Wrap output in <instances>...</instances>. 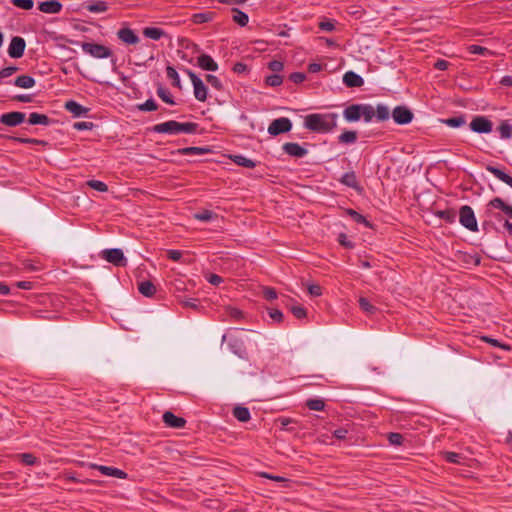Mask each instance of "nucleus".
Here are the masks:
<instances>
[{"instance_id": "nucleus-1", "label": "nucleus", "mask_w": 512, "mask_h": 512, "mask_svg": "<svg viewBox=\"0 0 512 512\" xmlns=\"http://www.w3.org/2000/svg\"><path fill=\"white\" fill-rule=\"evenodd\" d=\"M338 114L312 113L304 117V127L315 133H331L337 128Z\"/></svg>"}, {"instance_id": "nucleus-2", "label": "nucleus", "mask_w": 512, "mask_h": 512, "mask_svg": "<svg viewBox=\"0 0 512 512\" xmlns=\"http://www.w3.org/2000/svg\"><path fill=\"white\" fill-rule=\"evenodd\" d=\"M199 125L194 122L180 123L175 120H169L156 124L152 127V131L160 134L178 135L181 133L194 134L197 132Z\"/></svg>"}, {"instance_id": "nucleus-3", "label": "nucleus", "mask_w": 512, "mask_h": 512, "mask_svg": "<svg viewBox=\"0 0 512 512\" xmlns=\"http://www.w3.org/2000/svg\"><path fill=\"white\" fill-rule=\"evenodd\" d=\"M344 119L349 122H357L363 118L369 123L374 118V107L371 104H350L343 110Z\"/></svg>"}, {"instance_id": "nucleus-4", "label": "nucleus", "mask_w": 512, "mask_h": 512, "mask_svg": "<svg viewBox=\"0 0 512 512\" xmlns=\"http://www.w3.org/2000/svg\"><path fill=\"white\" fill-rule=\"evenodd\" d=\"M83 52L97 59L109 58L112 56V51L105 45L91 42H83L81 44Z\"/></svg>"}, {"instance_id": "nucleus-5", "label": "nucleus", "mask_w": 512, "mask_h": 512, "mask_svg": "<svg viewBox=\"0 0 512 512\" xmlns=\"http://www.w3.org/2000/svg\"><path fill=\"white\" fill-rule=\"evenodd\" d=\"M459 222L466 229L477 232L478 224L473 209L469 205H463L459 210Z\"/></svg>"}, {"instance_id": "nucleus-6", "label": "nucleus", "mask_w": 512, "mask_h": 512, "mask_svg": "<svg viewBox=\"0 0 512 512\" xmlns=\"http://www.w3.org/2000/svg\"><path fill=\"white\" fill-rule=\"evenodd\" d=\"M100 256L116 267H125L128 263L127 258L120 248L104 249L101 251Z\"/></svg>"}, {"instance_id": "nucleus-7", "label": "nucleus", "mask_w": 512, "mask_h": 512, "mask_svg": "<svg viewBox=\"0 0 512 512\" xmlns=\"http://www.w3.org/2000/svg\"><path fill=\"white\" fill-rule=\"evenodd\" d=\"M292 129V122L289 118L280 117L273 120L268 126V133L272 136L287 133Z\"/></svg>"}, {"instance_id": "nucleus-8", "label": "nucleus", "mask_w": 512, "mask_h": 512, "mask_svg": "<svg viewBox=\"0 0 512 512\" xmlns=\"http://www.w3.org/2000/svg\"><path fill=\"white\" fill-rule=\"evenodd\" d=\"M470 129L479 134H488L492 132L493 123L485 116H475L470 122Z\"/></svg>"}, {"instance_id": "nucleus-9", "label": "nucleus", "mask_w": 512, "mask_h": 512, "mask_svg": "<svg viewBox=\"0 0 512 512\" xmlns=\"http://www.w3.org/2000/svg\"><path fill=\"white\" fill-rule=\"evenodd\" d=\"M393 120L398 125L409 124L413 120L412 111L406 106H396L391 113Z\"/></svg>"}, {"instance_id": "nucleus-10", "label": "nucleus", "mask_w": 512, "mask_h": 512, "mask_svg": "<svg viewBox=\"0 0 512 512\" xmlns=\"http://www.w3.org/2000/svg\"><path fill=\"white\" fill-rule=\"evenodd\" d=\"M26 48V42L24 38L20 36H15L11 39V42L8 47V55L11 58H21L24 54Z\"/></svg>"}, {"instance_id": "nucleus-11", "label": "nucleus", "mask_w": 512, "mask_h": 512, "mask_svg": "<svg viewBox=\"0 0 512 512\" xmlns=\"http://www.w3.org/2000/svg\"><path fill=\"white\" fill-rule=\"evenodd\" d=\"M25 120V113L13 111L2 114L0 116V122L8 127H16Z\"/></svg>"}, {"instance_id": "nucleus-12", "label": "nucleus", "mask_w": 512, "mask_h": 512, "mask_svg": "<svg viewBox=\"0 0 512 512\" xmlns=\"http://www.w3.org/2000/svg\"><path fill=\"white\" fill-rule=\"evenodd\" d=\"M282 150L289 156L296 158H303L308 154V150L296 142L284 143Z\"/></svg>"}, {"instance_id": "nucleus-13", "label": "nucleus", "mask_w": 512, "mask_h": 512, "mask_svg": "<svg viewBox=\"0 0 512 512\" xmlns=\"http://www.w3.org/2000/svg\"><path fill=\"white\" fill-rule=\"evenodd\" d=\"M91 468L100 471L105 476L115 477L118 479H126L127 478V473L119 468H116V467L91 464Z\"/></svg>"}, {"instance_id": "nucleus-14", "label": "nucleus", "mask_w": 512, "mask_h": 512, "mask_svg": "<svg viewBox=\"0 0 512 512\" xmlns=\"http://www.w3.org/2000/svg\"><path fill=\"white\" fill-rule=\"evenodd\" d=\"M117 37L123 43L128 45H136L139 43V36L129 27H123L117 31Z\"/></svg>"}, {"instance_id": "nucleus-15", "label": "nucleus", "mask_w": 512, "mask_h": 512, "mask_svg": "<svg viewBox=\"0 0 512 512\" xmlns=\"http://www.w3.org/2000/svg\"><path fill=\"white\" fill-rule=\"evenodd\" d=\"M63 8L62 3L59 0H46L40 2L38 9L46 14H58Z\"/></svg>"}, {"instance_id": "nucleus-16", "label": "nucleus", "mask_w": 512, "mask_h": 512, "mask_svg": "<svg viewBox=\"0 0 512 512\" xmlns=\"http://www.w3.org/2000/svg\"><path fill=\"white\" fill-rule=\"evenodd\" d=\"M162 418L165 425L170 428L180 429L186 424V420L184 418L176 416L171 411H166Z\"/></svg>"}, {"instance_id": "nucleus-17", "label": "nucleus", "mask_w": 512, "mask_h": 512, "mask_svg": "<svg viewBox=\"0 0 512 512\" xmlns=\"http://www.w3.org/2000/svg\"><path fill=\"white\" fill-rule=\"evenodd\" d=\"M228 346L230 350L240 358L246 357L247 352L244 342L239 337L230 336L228 338Z\"/></svg>"}, {"instance_id": "nucleus-18", "label": "nucleus", "mask_w": 512, "mask_h": 512, "mask_svg": "<svg viewBox=\"0 0 512 512\" xmlns=\"http://www.w3.org/2000/svg\"><path fill=\"white\" fill-rule=\"evenodd\" d=\"M197 65L202 70L215 72L219 66L217 62L208 54H201L197 58Z\"/></svg>"}, {"instance_id": "nucleus-19", "label": "nucleus", "mask_w": 512, "mask_h": 512, "mask_svg": "<svg viewBox=\"0 0 512 512\" xmlns=\"http://www.w3.org/2000/svg\"><path fill=\"white\" fill-rule=\"evenodd\" d=\"M343 83L348 88H356L364 85V79L354 71H347L343 75Z\"/></svg>"}, {"instance_id": "nucleus-20", "label": "nucleus", "mask_w": 512, "mask_h": 512, "mask_svg": "<svg viewBox=\"0 0 512 512\" xmlns=\"http://www.w3.org/2000/svg\"><path fill=\"white\" fill-rule=\"evenodd\" d=\"M65 109L70 112L74 117H82L86 116V114L90 111L89 108L84 107L74 100H69L64 105Z\"/></svg>"}, {"instance_id": "nucleus-21", "label": "nucleus", "mask_w": 512, "mask_h": 512, "mask_svg": "<svg viewBox=\"0 0 512 512\" xmlns=\"http://www.w3.org/2000/svg\"><path fill=\"white\" fill-rule=\"evenodd\" d=\"M486 170L493 174L497 179L504 182L508 186L512 188V176L504 172L503 170L493 166V165H486Z\"/></svg>"}, {"instance_id": "nucleus-22", "label": "nucleus", "mask_w": 512, "mask_h": 512, "mask_svg": "<svg viewBox=\"0 0 512 512\" xmlns=\"http://www.w3.org/2000/svg\"><path fill=\"white\" fill-rule=\"evenodd\" d=\"M192 85L195 98L200 102H205L207 100L208 90L203 81L199 78L193 82Z\"/></svg>"}, {"instance_id": "nucleus-23", "label": "nucleus", "mask_w": 512, "mask_h": 512, "mask_svg": "<svg viewBox=\"0 0 512 512\" xmlns=\"http://www.w3.org/2000/svg\"><path fill=\"white\" fill-rule=\"evenodd\" d=\"M340 182L350 188H353L357 191L361 190L359 182L357 180V176L354 171L346 172L342 175Z\"/></svg>"}, {"instance_id": "nucleus-24", "label": "nucleus", "mask_w": 512, "mask_h": 512, "mask_svg": "<svg viewBox=\"0 0 512 512\" xmlns=\"http://www.w3.org/2000/svg\"><path fill=\"white\" fill-rule=\"evenodd\" d=\"M28 122L30 125L48 126L51 123V119L45 114L33 112L29 115Z\"/></svg>"}, {"instance_id": "nucleus-25", "label": "nucleus", "mask_w": 512, "mask_h": 512, "mask_svg": "<svg viewBox=\"0 0 512 512\" xmlns=\"http://www.w3.org/2000/svg\"><path fill=\"white\" fill-rule=\"evenodd\" d=\"M211 150L208 147H184L178 149V154L180 155H205L209 153Z\"/></svg>"}, {"instance_id": "nucleus-26", "label": "nucleus", "mask_w": 512, "mask_h": 512, "mask_svg": "<svg viewBox=\"0 0 512 512\" xmlns=\"http://www.w3.org/2000/svg\"><path fill=\"white\" fill-rule=\"evenodd\" d=\"M142 33L145 37L155 41L166 35L165 31L158 27H145Z\"/></svg>"}, {"instance_id": "nucleus-27", "label": "nucleus", "mask_w": 512, "mask_h": 512, "mask_svg": "<svg viewBox=\"0 0 512 512\" xmlns=\"http://www.w3.org/2000/svg\"><path fill=\"white\" fill-rule=\"evenodd\" d=\"M390 115L389 108L384 104H377L376 108H374V117H376V120L379 122L388 120Z\"/></svg>"}, {"instance_id": "nucleus-28", "label": "nucleus", "mask_w": 512, "mask_h": 512, "mask_svg": "<svg viewBox=\"0 0 512 512\" xmlns=\"http://www.w3.org/2000/svg\"><path fill=\"white\" fill-rule=\"evenodd\" d=\"M35 83V79L29 75H20L14 80L15 86L24 89L32 88Z\"/></svg>"}, {"instance_id": "nucleus-29", "label": "nucleus", "mask_w": 512, "mask_h": 512, "mask_svg": "<svg viewBox=\"0 0 512 512\" xmlns=\"http://www.w3.org/2000/svg\"><path fill=\"white\" fill-rule=\"evenodd\" d=\"M139 292L145 297H152L156 293V287L151 281H142L138 285Z\"/></svg>"}, {"instance_id": "nucleus-30", "label": "nucleus", "mask_w": 512, "mask_h": 512, "mask_svg": "<svg viewBox=\"0 0 512 512\" xmlns=\"http://www.w3.org/2000/svg\"><path fill=\"white\" fill-rule=\"evenodd\" d=\"M232 414L240 422H247L251 418L249 409L244 406H236L233 409Z\"/></svg>"}, {"instance_id": "nucleus-31", "label": "nucleus", "mask_w": 512, "mask_h": 512, "mask_svg": "<svg viewBox=\"0 0 512 512\" xmlns=\"http://www.w3.org/2000/svg\"><path fill=\"white\" fill-rule=\"evenodd\" d=\"M358 134L353 130H345L338 136L339 143L342 144H354L357 141Z\"/></svg>"}, {"instance_id": "nucleus-32", "label": "nucleus", "mask_w": 512, "mask_h": 512, "mask_svg": "<svg viewBox=\"0 0 512 512\" xmlns=\"http://www.w3.org/2000/svg\"><path fill=\"white\" fill-rule=\"evenodd\" d=\"M232 18H233L234 22H236L241 27L246 26L249 21V17L247 15V13L243 12L242 10H240L238 8L232 9Z\"/></svg>"}, {"instance_id": "nucleus-33", "label": "nucleus", "mask_w": 512, "mask_h": 512, "mask_svg": "<svg viewBox=\"0 0 512 512\" xmlns=\"http://www.w3.org/2000/svg\"><path fill=\"white\" fill-rule=\"evenodd\" d=\"M435 215L447 223H454L456 220L457 213L454 209H446L437 211Z\"/></svg>"}, {"instance_id": "nucleus-34", "label": "nucleus", "mask_w": 512, "mask_h": 512, "mask_svg": "<svg viewBox=\"0 0 512 512\" xmlns=\"http://www.w3.org/2000/svg\"><path fill=\"white\" fill-rule=\"evenodd\" d=\"M442 455L447 462L452 464H463L465 460V457L462 454L456 452L445 451Z\"/></svg>"}, {"instance_id": "nucleus-35", "label": "nucleus", "mask_w": 512, "mask_h": 512, "mask_svg": "<svg viewBox=\"0 0 512 512\" xmlns=\"http://www.w3.org/2000/svg\"><path fill=\"white\" fill-rule=\"evenodd\" d=\"M442 122L449 127L459 128V127H462L463 125H465L466 117H465V115H458L455 117L444 119V120H442Z\"/></svg>"}, {"instance_id": "nucleus-36", "label": "nucleus", "mask_w": 512, "mask_h": 512, "mask_svg": "<svg viewBox=\"0 0 512 512\" xmlns=\"http://www.w3.org/2000/svg\"><path fill=\"white\" fill-rule=\"evenodd\" d=\"M232 160L237 165L245 167V168L252 169V168L256 167V162L254 160L249 159L243 155H234V156H232Z\"/></svg>"}, {"instance_id": "nucleus-37", "label": "nucleus", "mask_w": 512, "mask_h": 512, "mask_svg": "<svg viewBox=\"0 0 512 512\" xmlns=\"http://www.w3.org/2000/svg\"><path fill=\"white\" fill-rule=\"evenodd\" d=\"M497 130L500 133V137L502 139H510L512 138V125L508 120H504L500 123Z\"/></svg>"}, {"instance_id": "nucleus-38", "label": "nucleus", "mask_w": 512, "mask_h": 512, "mask_svg": "<svg viewBox=\"0 0 512 512\" xmlns=\"http://www.w3.org/2000/svg\"><path fill=\"white\" fill-rule=\"evenodd\" d=\"M346 214L349 215L356 223L363 224L365 227L370 228L371 223L363 216L353 209H347Z\"/></svg>"}, {"instance_id": "nucleus-39", "label": "nucleus", "mask_w": 512, "mask_h": 512, "mask_svg": "<svg viewBox=\"0 0 512 512\" xmlns=\"http://www.w3.org/2000/svg\"><path fill=\"white\" fill-rule=\"evenodd\" d=\"M213 13L212 12H200L195 13L192 16V21L195 24H203L210 22L213 19Z\"/></svg>"}, {"instance_id": "nucleus-40", "label": "nucleus", "mask_w": 512, "mask_h": 512, "mask_svg": "<svg viewBox=\"0 0 512 512\" xmlns=\"http://www.w3.org/2000/svg\"><path fill=\"white\" fill-rule=\"evenodd\" d=\"M360 308L367 314L373 315L377 311V307L370 303L365 297H360L358 300Z\"/></svg>"}, {"instance_id": "nucleus-41", "label": "nucleus", "mask_w": 512, "mask_h": 512, "mask_svg": "<svg viewBox=\"0 0 512 512\" xmlns=\"http://www.w3.org/2000/svg\"><path fill=\"white\" fill-rule=\"evenodd\" d=\"M86 8L91 13H102L107 11L108 4L105 1H96L87 5Z\"/></svg>"}, {"instance_id": "nucleus-42", "label": "nucleus", "mask_w": 512, "mask_h": 512, "mask_svg": "<svg viewBox=\"0 0 512 512\" xmlns=\"http://www.w3.org/2000/svg\"><path fill=\"white\" fill-rule=\"evenodd\" d=\"M166 75L167 77L172 80V85L178 88H181V81L178 72L176 69L172 66L166 67Z\"/></svg>"}, {"instance_id": "nucleus-43", "label": "nucleus", "mask_w": 512, "mask_h": 512, "mask_svg": "<svg viewBox=\"0 0 512 512\" xmlns=\"http://www.w3.org/2000/svg\"><path fill=\"white\" fill-rule=\"evenodd\" d=\"M306 406L313 411H322L325 407V402L322 399H308L306 401Z\"/></svg>"}, {"instance_id": "nucleus-44", "label": "nucleus", "mask_w": 512, "mask_h": 512, "mask_svg": "<svg viewBox=\"0 0 512 512\" xmlns=\"http://www.w3.org/2000/svg\"><path fill=\"white\" fill-rule=\"evenodd\" d=\"M216 217H217V215L213 211L207 210V209L202 210L194 215L195 219L202 221V222H208L210 220H213Z\"/></svg>"}, {"instance_id": "nucleus-45", "label": "nucleus", "mask_w": 512, "mask_h": 512, "mask_svg": "<svg viewBox=\"0 0 512 512\" xmlns=\"http://www.w3.org/2000/svg\"><path fill=\"white\" fill-rule=\"evenodd\" d=\"M282 82L283 77L279 74H272L265 77V84L270 87H278Z\"/></svg>"}, {"instance_id": "nucleus-46", "label": "nucleus", "mask_w": 512, "mask_h": 512, "mask_svg": "<svg viewBox=\"0 0 512 512\" xmlns=\"http://www.w3.org/2000/svg\"><path fill=\"white\" fill-rule=\"evenodd\" d=\"M467 49H468V52L471 54H478V55H483V56L492 54V52L488 48L477 45V44H472V45L468 46Z\"/></svg>"}, {"instance_id": "nucleus-47", "label": "nucleus", "mask_w": 512, "mask_h": 512, "mask_svg": "<svg viewBox=\"0 0 512 512\" xmlns=\"http://www.w3.org/2000/svg\"><path fill=\"white\" fill-rule=\"evenodd\" d=\"M157 95L167 104L174 105L175 101L173 100L170 92L163 88L162 86H159L157 89Z\"/></svg>"}, {"instance_id": "nucleus-48", "label": "nucleus", "mask_w": 512, "mask_h": 512, "mask_svg": "<svg viewBox=\"0 0 512 512\" xmlns=\"http://www.w3.org/2000/svg\"><path fill=\"white\" fill-rule=\"evenodd\" d=\"M137 108L140 111L148 112V111H155L158 109L157 103L154 101V99L150 98L146 100L144 103L138 104Z\"/></svg>"}, {"instance_id": "nucleus-49", "label": "nucleus", "mask_w": 512, "mask_h": 512, "mask_svg": "<svg viewBox=\"0 0 512 512\" xmlns=\"http://www.w3.org/2000/svg\"><path fill=\"white\" fill-rule=\"evenodd\" d=\"M87 185L98 191V192H107L108 191V186L106 183L102 182V181H99V180H89L87 182Z\"/></svg>"}, {"instance_id": "nucleus-50", "label": "nucleus", "mask_w": 512, "mask_h": 512, "mask_svg": "<svg viewBox=\"0 0 512 512\" xmlns=\"http://www.w3.org/2000/svg\"><path fill=\"white\" fill-rule=\"evenodd\" d=\"M206 81L216 90L221 91L223 89V84L221 80L212 74H207L205 77Z\"/></svg>"}, {"instance_id": "nucleus-51", "label": "nucleus", "mask_w": 512, "mask_h": 512, "mask_svg": "<svg viewBox=\"0 0 512 512\" xmlns=\"http://www.w3.org/2000/svg\"><path fill=\"white\" fill-rule=\"evenodd\" d=\"M11 3L17 7L21 8L23 10H30L34 6L33 0H11Z\"/></svg>"}, {"instance_id": "nucleus-52", "label": "nucleus", "mask_w": 512, "mask_h": 512, "mask_svg": "<svg viewBox=\"0 0 512 512\" xmlns=\"http://www.w3.org/2000/svg\"><path fill=\"white\" fill-rule=\"evenodd\" d=\"M506 205L507 204L503 201V199H501L500 197H495L488 202L487 207L500 209L501 211H503Z\"/></svg>"}, {"instance_id": "nucleus-53", "label": "nucleus", "mask_w": 512, "mask_h": 512, "mask_svg": "<svg viewBox=\"0 0 512 512\" xmlns=\"http://www.w3.org/2000/svg\"><path fill=\"white\" fill-rule=\"evenodd\" d=\"M290 311L298 319H303L307 315L306 309L303 306H301V305H293V306H291Z\"/></svg>"}, {"instance_id": "nucleus-54", "label": "nucleus", "mask_w": 512, "mask_h": 512, "mask_svg": "<svg viewBox=\"0 0 512 512\" xmlns=\"http://www.w3.org/2000/svg\"><path fill=\"white\" fill-rule=\"evenodd\" d=\"M338 242L341 246L347 248V249H353L355 247L354 242L348 239L347 235L345 233H340L338 235Z\"/></svg>"}, {"instance_id": "nucleus-55", "label": "nucleus", "mask_w": 512, "mask_h": 512, "mask_svg": "<svg viewBox=\"0 0 512 512\" xmlns=\"http://www.w3.org/2000/svg\"><path fill=\"white\" fill-rule=\"evenodd\" d=\"M267 311H268L269 317L273 321L278 322V323L282 322V320H283V313L279 309H277V308H268Z\"/></svg>"}, {"instance_id": "nucleus-56", "label": "nucleus", "mask_w": 512, "mask_h": 512, "mask_svg": "<svg viewBox=\"0 0 512 512\" xmlns=\"http://www.w3.org/2000/svg\"><path fill=\"white\" fill-rule=\"evenodd\" d=\"M94 126L95 125L93 122H88V121L75 122L73 124L74 129L79 130V131L92 130L94 128Z\"/></svg>"}, {"instance_id": "nucleus-57", "label": "nucleus", "mask_w": 512, "mask_h": 512, "mask_svg": "<svg viewBox=\"0 0 512 512\" xmlns=\"http://www.w3.org/2000/svg\"><path fill=\"white\" fill-rule=\"evenodd\" d=\"M21 462L25 465L32 466L36 463L37 458L31 453L20 454Z\"/></svg>"}, {"instance_id": "nucleus-58", "label": "nucleus", "mask_w": 512, "mask_h": 512, "mask_svg": "<svg viewBox=\"0 0 512 512\" xmlns=\"http://www.w3.org/2000/svg\"><path fill=\"white\" fill-rule=\"evenodd\" d=\"M388 440L392 445L400 446L404 441V437L400 433H390Z\"/></svg>"}, {"instance_id": "nucleus-59", "label": "nucleus", "mask_w": 512, "mask_h": 512, "mask_svg": "<svg viewBox=\"0 0 512 512\" xmlns=\"http://www.w3.org/2000/svg\"><path fill=\"white\" fill-rule=\"evenodd\" d=\"M482 339L489 343L490 345L494 346V347H499V348H502L504 350H509L510 347L506 344H502L500 343L497 339H494V338H491V337H488V336H484L482 337Z\"/></svg>"}, {"instance_id": "nucleus-60", "label": "nucleus", "mask_w": 512, "mask_h": 512, "mask_svg": "<svg viewBox=\"0 0 512 512\" xmlns=\"http://www.w3.org/2000/svg\"><path fill=\"white\" fill-rule=\"evenodd\" d=\"M306 75L303 72H293L289 75V80L295 84H300L305 81Z\"/></svg>"}, {"instance_id": "nucleus-61", "label": "nucleus", "mask_w": 512, "mask_h": 512, "mask_svg": "<svg viewBox=\"0 0 512 512\" xmlns=\"http://www.w3.org/2000/svg\"><path fill=\"white\" fill-rule=\"evenodd\" d=\"M308 293L313 297H318L322 295V288L318 284H309L307 286Z\"/></svg>"}, {"instance_id": "nucleus-62", "label": "nucleus", "mask_w": 512, "mask_h": 512, "mask_svg": "<svg viewBox=\"0 0 512 512\" xmlns=\"http://www.w3.org/2000/svg\"><path fill=\"white\" fill-rule=\"evenodd\" d=\"M18 70L16 66L5 67L0 70V79L8 78Z\"/></svg>"}, {"instance_id": "nucleus-63", "label": "nucleus", "mask_w": 512, "mask_h": 512, "mask_svg": "<svg viewBox=\"0 0 512 512\" xmlns=\"http://www.w3.org/2000/svg\"><path fill=\"white\" fill-rule=\"evenodd\" d=\"M268 68L273 72H280L284 68V64L282 61L273 60L268 63Z\"/></svg>"}, {"instance_id": "nucleus-64", "label": "nucleus", "mask_w": 512, "mask_h": 512, "mask_svg": "<svg viewBox=\"0 0 512 512\" xmlns=\"http://www.w3.org/2000/svg\"><path fill=\"white\" fill-rule=\"evenodd\" d=\"M264 298L266 300L272 301L277 298V292L274 288L266 287L263 291Z\"/></svg>"}]
</instances>
